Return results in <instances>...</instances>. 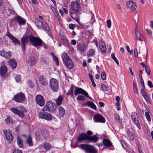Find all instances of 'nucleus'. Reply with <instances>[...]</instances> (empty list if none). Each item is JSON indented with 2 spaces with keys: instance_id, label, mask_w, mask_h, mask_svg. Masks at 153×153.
Instances as JSON below:
<instances>
[{
  "instance_id": "1",
  "label": "nucleus",
  "mask_w": 153,
  "mask_h": 153,
  "mask_svg": "<svg viewBox=\"0 0 153 153\" xmlns=\"http://www.w3.org/2000/svg\"><path fill=\"white\" fill-rule=\"evenodd\" d=\"M78 141L81 142L84 140H87L88 143L91 142H96L98 140V138L95 136H88L86 133H83L79 134L78 138Z\"/></svg>"
},
{
  "instance_id": "2",
  "label": "nucleus",
  "mask_w": 153,
  "mask_h": 153,
  "mask_svg": "<svg viewBox=\"0 0 153 153\" xmlns=\"http://www.w3.org/2000/svg\"><path fill=\"white\" fill-rule=\"evenodd\" d=\"M29 40L32 45L35 47L40 46L43 43L39 38L33 36H30Z\"/></svg>"
},
{
  "instance_id": "3",
  "label": "nucleus",
  "mask_w": 153,
  "mask_h": 153,
  "mask_svg": "<svg viewBox=\"0 0 153 153\" xmlns=\"http://www.w3.org/2000/svg\"><path fill=\"white\" fill-rule=\"evenodd\" d=\"M80 6L76 1H74L71 3V7L69 10L70 15L75 14L79 12Z\"/></svg>"
},
{
  "instance_id": "4",
  "label": "nucleus",
  "mask_w": 153,
  "mask_h": 153,
  "mask_svg": "<svg viewBox=\"0 0 153 153\" xmlns=\"http://www.w3.org/2000/svg\"><path fill=\"white\" fill-rule=\"evenodd\" d=\"M56 105L54 103L50 101L47 102L45 105L42 108V111H53L54 110Z\"/></svg>"
},
{
  "instance_id": "5",
  "label": "nucleus",
  "mask_w": 153,
  "mask_h": 153,
  "mask_svg": "<svg viewBox=\"0 0 153 153\" xmlns=\"http://www.w3.org/2000/svg\"><path fill=\"white\" fill-rule=\"evenodd\" d=\"M80 146L82 149H84L87 152L89 153H96L97 152V150L92 146L87 144H81Z\"/></svg>"
},
{
  "instance_id": "6",
  "label": "nucleus",
  "mask_w": 153,
  "mask_h": 153,
  "mask_svg": "<svg viewBox=\"0 0 153 153\" xmlns=\"http://www.w3.org/2000/svg\"><path fill=\"white\" fill-rule=\"evenodd\" d=\"M50 87L52 91L55 92H57L58 89V83L57 80L52 78L50 79Z\"/></svg>"
},
{
  "instance_id": "7",
  "label": "nucleus",
  "mask_w": 153,
  "mask_h": 153,
  "mask_svg": "<svg viewBox=\"0 0 153 153\" xmlns=\"http://www.w3.org/2000/svg\"><path fill=\"white\" fill-rule=\"evenodd\" d=\"M25 97L22 93H19L13 97V100L16 102L22 103L24 102Z\"/></svg>"
},
{
  "instance_id": "8",
  "label": "nucleus",
  "mask_w": 153,
  "mask_h": 153,
  "mask_svg": "<svg viewBox=\"0 0 153 153\" xmlns=\"http://www.w3.org/2000/svg\"><path fill=\"white\" fill-rule=\"evenodd\" d=\"M38 116L40 118L44 119L48 121H50L52 119L51 115L48 113H44L42 112H39L38 114Z\"/></svg>"
},
{
  "instance_id": "9",
  "label": "nucleus",
  "mask_w": 153,
  "mask_h": 153,
  "mask_svg": "<svg viewBox=\"0 0 153 153\" xmlns=\"http://www.w3.org/2000/svg\"><path fill=\"white\" fill-rule=\"evenodd\" d=\"M4 133L5 136V138L9 143H10L13 140V137L12 135V131L10 130H7L3 131Z\"/></svg>"
},
{
  "instance_id": "10",
  "label": "nucleus",
  "mask_w": 153,
  "mask_h": 153,
  "mask_svg": "<svg viewBox=\"0 0 153 153\" xmlns=\"http://www.w3.org/2000/svg\"><path fill=\"white\" fill-rule=\"evenodd\" d=\"M63 61L65 63L66 66L70 69L73 68L74 65L71 60L67 55L64 56L63 59Z\"/></svg>"
},
{
  "instance_id": "11",
  "label": "nucleus",
  "mask_w": 153,
  "mask_h": 153,
  "mask_svg": "<svg viewBox=\"0 0 153 153\" xmlns=\"http://www.w3.org/2000/svg\"><path fill=\"white\" fill-rule=\"evenodd\" d=\"M93 118L95 122L103 123L105 122V118L100 114H95Z\"/></svg>"
},
{
  "instance_id": "12",
  "label": "nucleus",
  "mask_w": 153,
  "mask_h": 153,
  "mask_svg": "<svg viewBox=\"0 0 153 153\" xmlns=\"http://www.w3.org/2000/svg\"><path fill=\"white\" fill-rule=\"evenodd\" d=\"M74 94L76 95H77L79 94H81L85 95L88 98H90L87 92L80 88H76L74 90Z\"/></svg>"
},
{
  "instance_id": "13",
  "label": "nucleus",
  "mask_w": 153,
  "mask_h": 153,
  "mask_svg": "<svg viewBox=\"0 0 153 153\" xmlns=\"http://www.w3.org/2000/svg\"><path fill=\"white\" fill-rule=\"evenodd\" d=\"M36 100L37 104L41 106H43L45 104V100L41 95H37L36 97Z\"/></svg>"
},
{
  "instance_id": "14",
  "label": "nucleus",
  "mask_w": 153,
  "mask_h": 153,
  "mask_svg": "<svg viewBox=\"0 0 153 153\" xmlns=\"http://www.w3.org/2000/svg\"><path fill=\"white\" fill-rule=\"evenodd\" d=\"M131 118L134 124L137 126L139 129H140V126L137 119V114L135 112L132 113L131 114Z\"/></svg>"
},
{
  "instance_id": "15",
  "label": "nucleus",
  "mask_w": 153,
  "mask_h": 153,
  "mask_svg": "<svg viewBox=\"0 0 153 153\" xmlns=\"http://www.w3.org/2000/svg\"><path fill=\"white\" fill-rule=\"evenodd\" d=\"M87 47V45L84 43L78 44L76 46L77 50L82 53L84 52L85 51Z\"/></svg>"
},
{
  "instance_id": "16",
  "label": "nucleus",
  "mask_w": 153,
  "mask_h": 153,
  "mask_svg": "<svg viewBox=\"0 0 153 153\" xmlns=\"http://www.w3.org/2000/svg\"><path fill=\"white\" fill-rule=\"evenodd\" d=\"M127 7L131 10H136L137 5L136 3L131 1H128L126 3Z\"/></svg>"
},
{
  "instance_id": "17",
  "label": "nucleus",
  "mask_w": 153,
  "mask_h": 153,
  "mask_svg": "<svg viewBox=\"0 0 153 153\" xmlns=\"http://www.w3.org/2000/svg\"><path fill=\"white\" fill-rule=\"evenodd\" d=\"M29 38V36H26L23 37L21 39V44L22 46V48L23 50L24 49L25 45L27 44Z\"/></svg>"
},
{
  "instance_id": "18",
  "label": "nucleus",
  "mask_w": 153,
  "mask_h": 153,
  "mask_svg": "<svg viewBox=\"0 0 153 153\" xmlns=\"http://www.w3.org/2000/svg\"><path fill=\"white\" fill-rule=\"evenodd\" d=\"M65 114V109L61 106H59L58 108V113L57 116L59 118H60L63 117Z\"/></svg>"
},
{
  "instance_id": "19",
  "label": "nucleus",
  "mask_w": 153,
  "mask_h": 153,
  "mask_svg": "<svg viewBox=\"0 0 153 153\" xmlns=\"http://www.w3.org/2000/svg\"><path fill=\"white\" fill-rule=\"evenodd\" d=\"M11 110L13 112L18 115L21 117L23 118L24 117V114L23 112H21L17 108H12L11 109Z\"/></svg>"
},
{
  "instance_id": "20",
  "label": "nucleus",
  "mask_w": 153,
  "mask_h": 153,
  "mask_svg": "<svg viewBox=\"0 0 153 153\" xmlns=\"http://www.w3.org/2000/svg\"><path fill=\"white\" fill-rule=\"evenodd\" d=\"M100 49L102 53H105L106 51V47L105 43L102 40L100 41L99 42Z\"/></svg>"
},
{
  "instance_id": "21",
  "label": "nucleus",
  "mask_w": 153,
  "mask_h": 153,
  "mask_svg": "<svg viewBox=\"0 0 153 153\" xmlns=\"http://www.w3.org/2000/svg\"><path fill=\"white\" fill-rule=\"evenodd\" d=\"M7 36L12 40L13 42L14 43L18 45L20 44V41L17 39L13 35L11 34L10 33H7Z\"/></svg>"
},
{
  "instance_id": "22",
  "label": "nucleus",
  "mask_w": 153,
  "mask_h": 153,
  "mask_svg": "<svg viewBox=\"0 0 153 153\" xmlns=\"http://www.w3.org/2000/svg\"><path fill=\"white\" fill-rule=\"evenodd\" d=\"M15 20L21 25H23L25 24V20L19 16H17L15 18Z\"/></svg>"
},
{
  "instance_id": "23",
  "label": "nucleus",
  "mask_w": 153,
  "mask_h": 153,
  "mask_svg": "<svg viewBox=\"0 0 153 153\" xmlns=\"http://www.w3.org/2000/svg\"><path fill=\"white\" fill-rule=\"evenodd\" d=\"M39 81L40 84L44 86H46L47 85V82L45 78L43 75L40 76L39 78Z\"/></svg>"
},
{
  "instance_id": "24",
  "label": "nucleus",
  "mask_w": 153,
  "mask_h": 153,
  "mask_svg": "<svg viewBox=\"0 0 153 153\" xmlns=\"http://www.w3.org/2000/svg\"><path fill=\"white\" fill-rule=\"evenodd\" d=\"M8 64L10 65L12 69H14L16 68L17 65V63L14 59H10L9 60Z\"/></svg>"
},
{
  "instance_id": "25",
  "label": "nucleus",
  "mask_w": 153,
  "mask_h": 153,
  "mask_svg": "<svg viewBox=\"0 0 153 153\" xmlns=\"http://www.w3.org/2000/svg\"><path fill=\"white\" fill-rule=\"evenodd\" d=\"M7 66L3 65L1 67L0 69V74L2 75H4L7 72Z\"/></svg>"
},
{
  "instance_id": "26",
  "label": "nucleus",
  "mask_w": 153,
  "mask_h": 153,
  "mask_svg": "<svg viewBox=\"0 0 153 153\" xmlns=\"http://www.w3.org/2000/svg\"><path fill=\"white\" fill-rule=\"evenodd\" d=\"M41 134L45 140L48 138L49 137V133L46 131L42 130L41 131Z\"/></svg>"
},
{
  "instance_id": "27",
  "label": "nucleus",
  "mask_w": 153,
  "mask_h": 153,
  "mask_svg": "<svg viewBox=\"0 0 153 153\" xmlns=\"http://www.w3.org/2000/svg\"><path fill=\"white\" fill-rule=\"evenodd\" d=\"M104 145L108 147H110L111 145V142L108 139H104L103 141Z\"/></svg>"
},
{
  "instance_id": "28",
  "label": "nucleus",
  "mask_w": 153,
  "mask_h": 153,
  "mask_svg": "<svg viewBox=\"0 0 153 153\" xmlns=\"http://www.w3.org/2000/svg\"><path fill=\"white\" fill-rule=\"evenodd\" d=\"M43 147L46 150L50 149L51 147V145L48 143H45L43 144Z\"/></svg>"
},
{
  "instance_id": "29",
  "label": "nucleus",
  "mask_w": 153,
  "mask_h": 153,
  "mask_svg": "<svg viewBox=\"0 0 153 153\" xmlns=\"http://www.w3.org/2000/svg\"><path fill=\"white\" fill-rule=\"evenodd\" d=\"M17 144L19 148H22L23 147L22 141L21 138L19 136H17Z\"/></svg>"
},
{
  "instance_id": "30",
  "label": "nucleus",
  "mask_w": 153,
  "mask_h": 153,
  "mask_svg": "<svg viewBox=\"0 0 153 153\" xmlns=\"http://www.w3.org/2000/svg\"><path fill=\"white\" fill-rule=\"evenodd\" d=\"M74 89V86L73 85H72L71 86L70 90L68 92L66 93V94L67 95H70L72 97L73 96V92Z\"/></svg>"
},
{
  "instance_id": "31",
  "label": "nucleus",
  "mask_w": 153,
  "mask_h": 153,
  "mask_svg": "<svg viewBox=\"0 0 153 153\" xmlns=\"http://www.w3.org/2000/svg\"><path fill=\"white\" fill-rule=\"evenodd\" d=\"M95 50L93 49L89 50L87 53V55L88 56H93L95 54Z\"/></svg>"
},
{
  "instance_id": "32",
  "label": "nucleus",
  "mask_w": 153,
  "mask_h": 153,
  "mask_svg": "<svg viewBox=\"0 0 153 153\" xmlns=\"http://www.w3.org/2000/svg\"><path fill=\"white\" fill-rule=\"evenodd\" d=\"M139 72L140 73V74L139 75V77L140 80V81L141 82V83L142 85L143 86L144 88V81L142 79V71L141 70H140L139 71Z\"/></svg>"
},
{
  "instance_id": "33",
  "label": "nucleus",
  "mask_w": 153,
  "mask_h": 153,
  "mask_svg": "<svg viewBox=\"0 0 153 153\" xmlns=\"http://www.w3.org/2000/svg\"><path fill=\"white\" fill-rule=\"evenodd\" d=\"M36 61L35 57L33 56L30 57V62L31 66H33L36 63Z\"/></svg>"
},
{
  "instance_id": "34",
  "label": "nucleus",
  "mask_w": 153,
  "mask_h": 153,
  "mask_svg": "<svg viewBox=\"0 0 153 153\" xmlns=\"http://www.w3.org/2000/svg\"><path fill=\"white\" fill-rule=\"evenodd\" d=\"M27 142L28 146H31L33 145V142L32 138L30 136H29L27 139Z\"/></svg>"
},
{
  "instance_id": "35",
  "label": "nucleus",
  "mask_w": 153,
  "mask_h": 153,
  "mask_svg": "<svg viewBox=\"0 0 153 153\" xmlns=\"http://www.w3.org/2000/svg\"><path fill=\"white\" fill-rule=\"evenodd\" d=\"M62 102V98L61 96H59L56 100V103L57 105H61Z\"/></svg>"
},
{
  "instance_id": "36",
  "label": "nucleus",
  "mask_w": 153,
  "mask_h": 153,
  "mask_svg": "<svg viewBox=\"0 0 153 153\" xmlns=\"http://www.w3.org/2000/svg\"><path fill=\"white\" fill-rule=\"evenodd\" d=\"M86 104L94 109H96V106L92 102H89L87 103Z\"/></svg>"
},
{
  "instance_id": "37",
  "label": "nucleus",
  "mask_w": 153,
  "mask_h": 153,
  "mask_svg": "<svg viewBox=\"0 0 153 153\" xmlns=\"http://www.w3.org/2000/svg\"><path fill=\"white\" fill-rule=\"evenodd\" d=\"M35 23L37 27L39 28H41L43 22L37 19L35 20Z\"/></svg>"
},
{
  "instance_id": "38",
  "label": "nucleus",
  "mask_w": 153,
  "mask_h": 153,
  "mask_svg": "<svg viewBox=\"0 0 153 153\" xmlns=\"http://www.w3.org/2000/svg\"><path fill=\"white\" fill-rule=\"evenodd\" d=\"M71 17L74 20L76 21L80 25V22H79V19L76 16V14H72L70 15Z\"/></svg>"
},
{
  "instance_id": "39",
  "label": "nucleus",
  "mask_w": 153,
  "mask_h": 153,
  "mask_svg": "<svg viewBox=\"0 0 153 153\" xmlns=\"http://www.w3.org/2000/svg\"><path fill=\"white\" fill-rule=\"evenodd\" d=\"M133 90L134 92L138 94L137 88V84L135 82H133Z\"/></svg>"
},
{
  "instance_id": "40",
  "label": "nucleus",
  "mask_w": 153,
  "mask_h": 153,
  "mask_svg": "<svg viewBox=\"0 0 153 153\" xmlns=\"http://www.w3.org/2000/svg\"><path fill=\"white\" fill-rule=\"evenodd\" d=\"M43 28L46 31H48L49 30V28L48 26L46 23L42 24V26Z\"/></svg>"
},
{
  "instance_id": "41",
  "label": "nucleus",
  "mask_w": 153,
  "mask_h": 153,
  "mask_svg": "<svg viewBox=\"0 0 153 153\" xmlns=\"http://www.w3.org/2000/svg\"><path fill=\"white\" fill-rule=\"evenodd\" d=\"M36 138L37 140H39L40 138V134L39 131H36V132L35 134Z\"/></svg>"
},
{
  "instance_id": "42",
  "label": "nucleus",
  "mask_w": 153,
  "mask_h": 153,
  "mask_svg": "<svg viewBox=\"0 0 153 153\" xmlns=\"http://www.w3.org/2000/svg\"><path fill=\"white\" fill-rule=\"evenodd\" d=\"M101 88L102 90L104 91H108V86L104 84H102L101 85Z\"/></svg>"
},
{
  "instance_id": "43",
  "label": "nucleus",
  "mask_w": 153,
  "mask_h": 153,
  "mask_svg": "<svg viewBox=\"0 0 153 153\" xmlns=\"http://www.w3.org/2000/svg\"><path fill=\"white\" fill-rule=\"evenodd\" d=\"M11 52H8L5 53V57L6 58L9 59L11 57Z\"/></svg>"
},
{
  "instance_id": "44",
  "label": "nucleus",
  "mask_w": 153,
  "mask_h": 153,
  "mask_svg": "<svg viewBox=\"0 0 153 153\" xmlns=\"http://www.w3.org/2000/svg\"><path fill=\"white\" fill-rule=\"evenodd\" d=\"M101 78L102 80H105L106 78V75L104 71L102 72L101 75Z\"/></svg>"
},
{
  "instance_id": "45",
  "label": "nucleus",
  "mask_w": 153,
  "mask_h": 153,
  "mask_svg": "<svg viewBox=\"0 0 153 153\" xmlns=\"http://www.w3.org/2000/svg\"><path fill=\"white\" fill-rule=\"evenodd\" d=\"M85 99V97L83 95H79L77 97V99L78 100H84Z\"/></svg>"
},
{
  "instance_id": "46",
  "label": "nucleus",
  "mask_w": 153,
  "mask_h": 153,
  "mask_svg": "<svg viewBox=\"0 0 153 153\" xmlns=\"http://www.w3.org/2000/svg\"><path fill=\"white\" fill-rule=\"evenodd\" d=\"M145 114L148 121H150L151 120V119L149 112H146Z\"/></svg>"
},
{
  "instance_id": "47",
  "label": "nucleus",
  "mask_w": 153,
  "mask_h": 153,
  "mask_svg": "<svg viewBox=\"0 0 153 153\" xmlns=\"http://www.w3.org/2000/svg\"><path fill=\"white\" fill-rule=\"evenodd\" d=\"M19 108L20 110L22 112H27V110L23 106H19Z\"/></svg>"
},
{
  "instance_id": "48",
  "label": "nucleus",
  "mask_w": 153,
  "mask_h": 153,
  "mask_svg": "<svg viewBox=\"0 0 153 153\" xmlns=\"http://www.w3.org/2000/svg\"><path fill=\"white\" fill-rule=\"evenodd\" d=\"M129 139L131 140H134V137L133 133L128 134Z\"/></svg>"
},
{
  "instance_id": "49",
  "label": "nucleus",
  "mask_w": 153,
  "mask_h": 153,
  "mask_svg": "<svg viewBox=\"0 0 153 153\" xmlns=\"http://www.w3.org/2000/svg\"><path fill=\"white\" fill-rule=\"evenodd\" d=\"M15 79L16 80V81L17 82H18L21 81V78L20 76L19 75H16L15 76Z\"/></svg>"
},
{
  "instance_id": "50",
  "label": "nucleus",
  "mask_w": 153,
  "mask_h": 153,
  "mask_svg": "<svg viewBox=\"0 0 153 153\" xmlns=\"http://www.w3.org/2000/svg\"><path fill=\"white\" fill-rule=\"evenodd\" d=\"M5 121L7 123L11 124L12 123V120L9 117H7L5 120Z\"/></svg>"
},
{
  "instance_id": "51",
  "label": "nucleus",
  "mask_w": 153,
  "mask_h": 153,
  "mask_svg": "<svg viewBox=\"0 0 153 153\" xmlns=\"http://www.w3.org/2000/svg\"><path fill=\"white\" fill-rule=\"evenodd\" d=\"M114 117L115 119L117 120L119 122H121L120 118V116L118 115L117 114H115L114 115Z\"/></svg>"
},
{
  "instance_id": "52",
  "label": "nucleus",
  "mask_w": 153,
  "mask_h": 153,
  "mask_svg": "<svg viewBox=\"0 0 153 153\" xmlns=\"http://www.w3.org/2000/svg\"><path fill=\"white\" fill-rule=\"evenodd\" d=\"M145 71L147 74L149 75L150 74V70L148 67L147 66L145 67Z\"/></svg>"
},
{
  "instance_id": "53",
  "label": "nucleus",
  "mask_w": 153,
  "mask_h": 153,
  "mask_svg": "<svg viewBox=\"0 0 153 153\" xmlns=\"http://www.w3.org/2000/svg\"><path fill=\"white\" fill-rule=\"evenodd\" d=\"M107 24L108 27L110 28L111 27V20L110 19H108L107 21Z\"/></svg>"
},
{
  "instance_id": "54",
  "label": "nucleus",
  "mask_w": 153,
  "mask_h": 153,
  "mask_svg": "<svg viewBox=\"0 0 153 153\" xmlns=\"http://www.w3.org/2000/svg\"><path fill=\"white\" fill-rule=\"evenodd\" d=\"M91 14H92L91 18V23L92 24L93 23L95 22V19H94V14L92 13L91 11Z\"/></svg>"
},
{
  "instance_id": "55",
  "label": "nucleus",
  "mask_w": 153,
  "mask_h": 153,
  "mask_svg": "<svg viewBox=\"0 0 153 153\" xmlns=\"http://www.w3.org/2000/svg\"><path fill=\"white\" fill-rule=\"evenodd\" d=\"M53 59L55 62L56 64L57 65H59V61L58 59L57 58V57L56 56H55L53 58Z\"/></svg>"
},
{
  "instance_id": "56",
  "label": "nucleus",
  "mask_w": 153,
  "mask_h": 153,
  "mask_svg": "<svg viewBox=\"0 0 153 153\" xmlns=\"http://www.w3.org/2000/svg\"><path fill=\"white\" fill-rule=\"evenodd\" d=\"M143 88L141 90V93L142 94V95L143 96V97L145 96L146 95V92H145L144 89V87H143Z\"/></svg>"
},
{
  "instance_id": "57",
  "label": "nucleus",
  "mask_w": 153,
  "mask_h": 153,
  "mask_svg": "<svg viewBox=\"0 0 153 153\" xmlns=\"http://www.w3.org/2000/svg\"><path fill=\"white\" fill-rule=\"evenodd\" d=\"M147 83H148V85L149 86V87L150 88H152L153 87V85H152V82L151 81H150V80L148 81Z\"/></svg>"
},
{
  "instance_id": "58",
  "label": "nucleus",
  "mask_w": 153,
  "mask_h": 153,
  "mask_svg": "<svg viewBox=\"0 0 153 153\" xmlns=\"http://www.w3.org/2000/svg\"><path fill=\"white\" fill-rule=\"evenodd\" d=\"M75 27V25L74 24H71L69 25V28L72 29H73Z\"/></svg>"
},
{
  "instance_id": "59",
  "label": "nucleus",
  "mask_w": 153,
  "mask_h": 153,
  "mask_svg": "<svg viewBox=\"0 0 153 153\" xmlns=\"http://www.w3.org/2000/svg\"><path fill=\"white\" fill-rule=\"evenodd\" d=\"M5 52L4 51H1L0 52V55L3 57H5Z\"/></svg>"
},
{
  "instance_id": "60",
  "label": "nucleus",
  "mask_w": 153,
  "mask_h": 153,
  "mask_svg": "<svg viewBox=\"0 0 153 153\" xmlns=\"http://www.w3.org/2000/svg\"><path fill=\"white\" fill-rule=\"evenodd\" d=\"M146 31L148 35L151 36L152 34V31L148 29H146Z\"/></svg>"
},
{
  "instance_id": "61",
  "label": "nucleus",
  "mask_w": 153,
  "mask_h": 153,
  "mask_svg": "<svg viewBox=\"0 0 153 153\" xmlns=\"http://www.w3.org/2000/svg\"><path fill=\"white\" fill-rule=\"evenodd\" d=\"M28 83L30 88H33V85L31 81L29 80L28 81Z\"/></svg>"
},
{
  "instance_id": "62",
  "label": "nucleus",
  "mask_w": 153,
  "mask_h": 153,
  "mask_svg": "<svg viewBox=\"0 0 153 153\" xmlns=\"http://www.w3.org/2000/svg\"><path fill=\"white\" fill-rule=\"evenodd\" d=\"M134 54L135 56L136 57H138V52L137 50V49H135L134 51Z\"/></svg>"
},
{
  "instance_id": "63",
  "label": "nucleus",
  "mask_w": 153,
  "mask_h": 153,
  "mask_svg": "<svg viewBox=\"0 0 153 153\" xmlns=\"http://www.w3.org/2000/svg\"><path fill=\"white\" fill-rule=\"evenodd\" d=\"M71 44L73 45H75L76 44V42L74 39H72L71 40Z\"/></svg>"
},
{
  "instance_id": "64",
  "label": "nucleus",
  "mask_w": 153,
  "mask_h": 153,
  "mask_svg": "<svg viewBox=\"0 0 153 153\" xmlns=\"http://www.w3.org/2000/svg\"><path fill=\"white\" fill-rule=\"evenodd\" d=\"M13 153H22V152L19 150L15 149L13 151Z\"/></svg>"
}]
</instances>
